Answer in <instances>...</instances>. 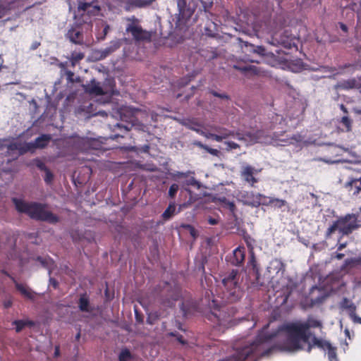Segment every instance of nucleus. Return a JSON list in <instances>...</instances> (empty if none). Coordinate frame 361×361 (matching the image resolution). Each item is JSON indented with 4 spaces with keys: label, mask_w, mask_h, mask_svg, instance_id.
<instances>
[{
    "label": "nucleus",
    "mask_w": 361,
    "mask_h": 361,
    "mask_svg": "<svg viewBox=\"0 0 361 361\" xmlns=\"http://www.w3.org/2000/svg\"><path fill=\"white\" fill-rule=\"evenodd\" d=\"M286 201L278 198H270L269 202H264L263 205H272L276 208H281L286 204Z\"/></svg>",
    "instance_id": "34"
},
{
    "label": "nucleus",
    "mask_w": 361,
    "mask_h": 361,
    "mask_svg": "<svg viewBox=\"0 0 361 361\" xmlns=\"http://www.w3.org/2000/svg\"><path fill=\"white\" fill-rule=\"evenodd\" d=\"M169 335L170 336H173V337H176L177 341L181 343L182 345H185L187 344V341L183 339V337L182 335H180L179 334L176 333V332H171L169 334Z\"/></svg>",
    "instance_id": "48"
},
{
    "label": "nucleus",
    "mask_w": 361,
    "mask_h": 361,
    "mask_svg": "<svg viewBox=\"0 0 361 361\" xmlns=\"http://www.w3.org/2000/svg\"><path fill=\"white\" fill-rule=\"evenodd\" d=\"M360 182V185L355 186V189L353 192L354 195H357L361 192V176L358 178H350L349 180L346 182L344 187L348 190H351L354 183Z\"/></svg>",
    "instance_id": "29"
},
{
    "label": "nucleus",
    "mask_w": 361,
    "mask_h": 361,
    "mask_svg": "<svg viewBox=\"0 0 361 361\" xmlns=\"http://www.w3.org/2000/svg\"><path fill=\"white\" fill-rule=\"evenodd\" d=\"M208 222L210 225H216L219 221L216 219L209 217L208 219Z\"/></svg>",
    "instance_id": "62"
},
{
    "label": "nucleus",
    "mask_w": 361,
    "mask_h": 361,
    "mask_svg": "<svg viewBox=\"0 0 361 361\" xmlns=\"http://www.w3.org/2000/svg\"><path fill=\"white\" fill-rule=\"evenodd\" d=\"M122 45L121 40L119 39L111 40L109 42L108 47L103 49L96 50L94 55L96 56L97 60H102L106 58L108 56L118 50Z\"/></svg>",
    "instance_id": "12"
},
{
    "label": "nucleus",
    "mask_w": 361,
    "mask_h": 361,
    "mask_svg": "<svg viewBox=\"0 0 361 361\" xmlns=\"http://www.w3.org/2000/svg\"><path fill=\"white\" fill-rule=\"evenodd\" d=\"M200 135L204 136V137H206L207 139H212V140H215L216 142L220 138L218 136H216V134H214V133H207V132H205V131H204L202 130L200 132Z\"/></svg>",
    "instance_id": "46"
},
{
    "label": "nucleus",
    "mask_w": 361,
    "mask_h": 361,
    "mask_svg": "<svg viewBox=\"0 0 361 361\" xmlns=\"http://www.w3.org/2000/svg\"><path fill=\"white\" fill-rule=\"evenodd\" d=\"M225 144L227 145L228 148L227 149H238L240 147V145L234 142L228 141L226 142Z\"/></svg>",
    "instance_id": "53"
},
{
    "label": "nucleus",
    "mask_w": 361,
    "mask_h": 361,
    "mask_svg": "<svg viewBox=\"0 0 361 361\" xmlns=\"http://www.w3.org/2000/svg\"><path fill=\"white\" fill-rule=\"evenodd\" d=\"M78 143L79 145L78 148L82 151H85L89 149H96L95 147L96 141L93 139L88 137H79L78 139Z\"/></svg>",
    "instance_id": "24"
},
{
    "label": "nucleus",
    "mask_w": 361,
    "mask_h": 361,
    "mask_svg": "<svg viewBox=\"0 0 361 361\" xmlns=\"http://www.w3.org/2000/svg\"><path fill=\"white\" fill-rule=\"evenodd\" d=\"M254 50V54L260 56H270L274 57V54L272 52H269L263 46H256Z\"/></svg>",
    "instance_id": "36"
},
{
    "label": "nucleus",
    "mask_w": 361,
    "mask_h": 361,
    "mask_svg": "<svg viewBox=\"0 0 361 361\" xmlns=\"http://www.w3.org/2000/svg\"><path fill=\"white\" fill-rule=\"evenodd\" d=\"M239 279V272L235 269L231 270L222 279V284L225 288L224 297L229 302H235L239 300L243 295Z\"/></svg>",
    "instance_id": "5"
},
{
    "label": "nucleus",
    "mask_w": 361,
    "mask_h": 361,
    "mask_svg": "<svg viewBox=\"0 0 361 361\" xmlns=\"http://www.w3.org/2000/svg\"><path fill=\"white\" fill-rule=\"evenodd\" d=\"M131 358V353L127 348L122 350L118 356L119 361H128Z\"/></svg>",
    "instance_id": "41"
},
{
    "label": "nucleus",
    "mask_w": 361,
    "mask_h": 361,
    "mask_svg": "<svg viewBox=\"0 0 361 361\" xmlns=\"http://www.w3.org/2000/svg\"><path fill=\"white\" fill-rule=\"evenodd\" d=\"M233 68L245 74H250L255 75H259L260 73L259 68L252 65L243 66L239 65H233Z\"/></svg>",
    "instance_id": "27"
},
{
    "label": "nucleus",
    "mask_w": 361,
    "mask_h": 361,
    "mask_svg": "<svg viewBox=\"0 0 361 361\" xmlns=\"http://www.w3.org/2000/svg\"><path fill=\"white\" fill-rule=\"evenodd\" d=\"M136 120L135 118H132L130 119V122L128 123L127 125H123L121 123H116L114 127L118 128L119 129L123 128L125 131H128L131 129L132 127L135 126L136 124Z\"/></svg>",
    "instance_id": "38"
},
{
    "label": "nucleus",
    "mask_w": 361,
    "mask_h": 361,
    "mask_svg": "<svg viewBox=\"0 0 361 361\" xmlns=\"http://www.w3.org/2000/svg\"><path fill=\"white\" fill-rule=\"evenodd\" d=\"M37 261H39L44 267H46L47 264V258H43L41 257H37Z\"/></svg>",
    "instance_id": "61"
},
{
    "label": "nucleus",
    "mask_w": 361,
    "mask_h": 361,
    "mask_svg": "<svg viewBox=\"0 0 361 361\" xmlns=\"http://www.w3.org/2000/svg\"><path fill=\"white\" fill-rule=\"evenodd\" d=\"M322 324L313 317H309L305 322L295 321L279 326L276 331L267 334L268 326H264L256 339L244 341L245 345L252 350L254 361L261 357L269 355L275 350L294 353L305 349L302 342H309L312 333L310 328L322 327Z\"/></svg>",
    "instance_id": "1"
},
{
    "label": "nucleus",
    "mask_w": 361,
    "mask_h": 361,
    "mask_svg": "<svg viewBox=\"0 0 361 361\" xmlns=\"http://www.w3.org/2000/svg\"><path fill=\"white\" fill-rule=\"evenodd\" d=\"M340 28L345 32H348V27L343 23H339Z\"/></svg>",
    "instance_id": "64"
},
{
    "label": "nucleus",
    "mask_w": 361,
    "mask_h": 361,
    "mask_svg": "<svg viewBox=\"0 0 361 361\" xmlns=\"http://www.w3.org/2000/svg\"><path fill=\"white\" fill-rule=\"evenodd\" d=\"M79 310L82 312H90V299L87 293L81 294L78 301Z\"/></svg>",
    "instance_id": "28"
},
{
    "label": "nucleus",
    "mask_w": 361,
    "mask_h": 361,
    "mask_svg": "<svg viewBox=\"0 0 361 361\" xmlns=\"http://www.w3.org/2000/svg\"><path fill=\"white\" fill-rule=\"evenodd\" d=\"M13 324L16 326V332H20L26 326V322L23 320H15Z\"/></svg>",
    "instance_id": "45"
},
{
    "label": "nucleus",
    "mask_w": 361,
    "mask_h": 361,
    "mask_svg": "<svg viewBox=\"0 0 361 361\" xmlns=\"http://www.w3.org/2000/svg\"><path fill=\"white\" fill-rule=\"evenodd\" d=\"M78 11L86 12L88 15L92 16H97L101 10L99 6L92 2H80L78 6Z\"/></svg>",
    "instance_id": "20"
},
{
    "label": "nucleus",
    "mask_w": 361,
    "mask_h": 361,
    "mask_svg": "<svg viewBox=\"0 0 361 361\" xmlns=\"http://www.w3.org/2000/svg\"><path fill=\"white\" fill-rule=\"evenodd\" d=\"M180 310H182L183 313L184 315H186L187 314V312H188V310L186 309L185 307V302H182L180 306Z\"/></svg>",
    "instance_id": "63"
},
{
    "label": "nucleus",
    "mask_w": 361,
    "mask_h": 361,
    "mask_svg": "<svg viewBox=\"0 0 361 361\" xmlns=\"http://www.w3.org/2000/svg\"><path fill=\"white\" fill-rule=\"evenodd\" d=\"M242 197L244 198L243 202L245 204L252 207H258L261 204L263 205L264 202H262V198L267 199V196L260 193L255 194L252 192H246L242 195Z\"/></svg>",
    "instance_id": "15"
},
{
    "label": "nucleus",
    "mask_w": 361,
    "mask_h": 361,
    "mask_svg": "<svg viewBox=\"0 0 361 361\" xmlns=\"http://www.w3.org/2000/svg\"><path fill=\"white\" fill-rule=\"evenodd\" d=\"M245 248L238 247L233 250V260L232 263L236 266H240L245 259Z\"/></svg>",
    "instance_id": "26"
},
{
    "label": "nucleus",
    "mask_w": 361,
    "mask_h": 361,
    "mask_svg": "<svg viewBox=\"0 0 361 361\" xmlns=\"http://www.w3.org/2000/svg\"><path fill=\"white\" fill-rule=\"evenodd\" d=\"M341 123L345 127L346 132L352 130V120L348 116H343Z\"/></svg>",
    "instance_id": "40"
},
{
    "label": "nucleus",
    "mask_w": 361,
    "mask_h": 361,
    "mask_svg": "<svg viewBox=\"0 0 361 361\" xmlns=\"http://www.w3.org/2000/svg\"><path fill=\"white\" fill-rule=\"evenodd\" d=\"M84 57L85 54L83 53L75 51L71 53V59L73 61V62H78L82 60Z\"/></svg>",
    "instance_id": "43"
},
{
    "label": "nucleus",
    "mask_w": 361,
    "mask_h": 361,
    "mask_svg": "<svg viewBox=\"0 0 361 361\" xmlns=\"http://www.w3.org/2000/svg\"><path fill=\"white\" fill-rule=\"evenodd\" d=\"M341 307L343 309L347 310L349 314L356 311V306L355 305V304L350 300H348L347 298H344L342 300L341 302Z\"/></svg>",
    "instance_id": "33"
},
{
    "label": "nucleus",
    "mask_w": 361,
    "mask_h": 361,
    "mask_svg": "<svg viewBox=\"0 0 361 361\" xmlns=\"http://www.w3.org/2000/svg\"><path fill=\"white\" fill-rule=\"evenodd\" d=\"M327 354L328 358L329 361H338L336 355V348L333 347L331 344L330 345V348H327Z\"/></svg>",
    "instance_id": "39"
},
{
    "label": "nucleus",
    "mask_w": 361,
    "mask_h": 361,
    "mask_svg": "<svg viewBox=\"0 0 361 361\" xmlns=\"http://www.w3.org/2000/svg\"><path fill=\"white\" fill-rule=\"evenodd\" d=\"M189 233L191 235V236L195 239L198 236V232L193 226L190 229Z\"/></svg>",
    "instance_id": "59"
},
{
    "label": "nucleus",
    "mask_w": 361,
    "mask_h": 361,
    "mask_svg": "<svg viewBox=\"0 0 361 361\" xmlns=\"http://www.w3.org/2000/svg\"><path fill=\"white\" fill-rule=\"evenodd\" d=\"M51 140V135L42 134L37 137L33 142H25L26 149L23 151L33 152L36 149H44L49 145Z\"/></svg>",
    "instance_id": "11"
},
{
    "label": "nucleus",
    "mask_w": 361,
    "mask_h": 361,
    "mask_svg": "<svg viewBox=\"0 0 361 361\" xmlns=\"http://www.w3.org/2000/svg\"><path fill=\"white\" fill-rule=\"evenodd\" d=\"M211 94L216 97L224 99H229V96L225 93H218L217 92L214 90L211 91Z\"/></svg>",
    "instance_id": "51"
},
{
    "label": "nucleus",
    "mask_w": 361,
    "mask_h": 361,
    "mask_svg": "<svg viewBox=\"0 0 361 361\" xmlns=\"http://www.w3.org/2000/svg\"><path fill=\"white\" fill-rule=\"evenodd\" d=\"M128 21L131 22L127 25L126 31L131 34L133 39L136 42H150L152 33L142 29L139 25V20L135 16H133L127 18Z\"/></svg>",
    "instance_id": "6"
},
{
    "label": "nucleus",
    "mask_w": 361,
    "mask_h": 361,
    "mask_svg": "<svg viewBox=\"0 0 361 361\" xmlns=\"http://www.w3.org/2000/svg\"><path fill=\"white\" fill-rule=\"evenodd\" d=\"M208 153L210 154L215 156V157H219L221 152L216 149H212L209 147V146H207V149H205Z\"/></svg>",
    "instance_id": "52"
},
{
    "label": "nucleus",
    "mask_w": 361,
    "mask_h": 361,
    "mask_svg": "<svg viewBox=\"0 0 361 361\" xmlns=\"http://www.w3.org/2000/svg\"><path fill=\"white\" fill-rule=\"evenodd\" d=\"M45 172V176H44V181L47 184H50L51 181L53 180L54 176L53 173L50 171L49 169L47 170Z\"/></svg>",
    "instance_id": "50"
},
{
    "label": "nucleus",
    "mask_w": 361,
    "mask_h": 361,
    "mask_svg": "<svg viewBox=\"0 0 361 361\" xmlns=\"http://www.w3.org/2000/svg\"><path fill=\"white\" fill-rule=\"evenodd\" d=\"M352 263H356L361 264V255L356 259H346L344 262V267H347Z\"/></svg>",
    "instance_id": "49"
},
{
    "label": "nucleus",
    "mask_w": 361,
    "mask_h": 361,
    "mask_svg": "<svg viewBox=\"0 0 361 361\" xmlns=\"http://www.w3.org/2000/svg\"><path fill=\"white\" fill-rule=\"evenodd\" d=\"M218 133L216 134V136L220 137L217 142H221L223 140L228 138L231 136H233L235 133L224 127L219 128Z\"/></svg>",
    "instance_id": "31"
},
{
    "label": "nucleus",
    "mask_w": 361,
    "mask_h": 361,
    "mask_svg": "<svg viewBox=\"0 0 361 361\" xmlns=\"http://www.w3.org/2000/svg\"><path fill=\"white\" fill-rule=\"evenodd\" d=\"M37 166L42 171H46L47 170H48L49 169L47 167V166L45 165L44 163L42 162V161H39L37 164Z\"/></svg>",
    "instance_id": "58"
},
{
    "label": "nucleus",
    "mask_w": 361,
    "mask_h": 361,
    "mask_svg": "<svg viewBox=\"0 0 361 361\" xmlns=\"http://www.w3.org/2000/svg\"><path fill=\"white\" fill-rule=\"evenodd\" d=\"M157 0H125L124 9L131 11L136 8H145L152 6Z\"/></svg>",
    "instance_id": "16"
},
{
    "label": "nucleus",
    "mask_w": 361,
    "mask_h": 361,
    "mask_svg": "<svg viewBox=\"0 0 361 361\" xmlns=\"http://www.w3.org/2000/svg\"><path fill=\"white\" fill-rule=\"evenodd\" d=\"M200 305L210 310L211 312L208 315L209 319L219 325L226 322L225 307L221 306L220 301L215 298L212 290H205L204 296L200 300Z\"/></svg>",
    "instance_id": "3"
},
{
    "label": "nucleus",
    "mask_w": 361,
    "mask_h": 361,
    "mask_svg": "<svg viewBox=\"0 0 361 361\" xmlns=\"http://www.w3.org/2000/svg\"><path fill=\"white\" fill-rule=\"evenodd\" d=\"M84 89L85 92L95 95H102L105 94L99 82H97L94 79H92L90 83L85 85Z\"/></svg>",
    "instance_id": "22"
},
{
    "label": "nucleus",
    "mask_w": 361,
    "mask_h": 361,
    "mask_svg": "<svg viewBox=\"0 0 361 361\" xmlns=\"http://www.w3.org/2000/svg\"><path fill=\"white\" fill-rule=\"evenodd\" d=\"M248 265L252 267V271L255 276V283L257 286H262L264 282L260 280L259 267L255 258L253 251L250 252V257L248 260Z\"/></svg>",
    "instance_id": "19"
},
{
    "label": "nucleus",
    "mask_w": 361,
    "mask_h": 361,
    "mask_svg": "<svg viewBox=\"0 0 361 361\" xmlns=\"http://www.w3.org/2000/svg\"><path fill=\"white\" fill-rule=\"evenodd\" d=\"M186 184L188 185H192L197 189H200L202 186V184L200 181L197 180L194 177H190L189 179L186 180Z\"/></svg>",
    "instance_id": "44"
},
{
    "label": "nucleus",
    "mask_w": 361,
    "mask_h": 361,
    "mask_svg": "<svg viewBox=\"0 0 361 361\" xmlns=\"http://www.w3.org/2000/svg\"><path fill=\"white\" fill-rule=\"evenodd\" d=\"M179 296L178 292L171 290L167 297L161 299V304L164 307H171L175 305V302L178 300Z\"/></svg>",
    "instance_id": "25"
},
{
    "label": "nucleus",
    "mask_w": 361,
    "mask_h": 361,
    "mask_svg": "<svg viewBox=\"0 0 361 361\" xmlns=\"http://www.w3.org/2000/svg\"><path fill=\"white\" fill-rule=\"evenodd\" d=\"M359 226L357 216L355 214H348L334 221L332 225L328 228L325 236L326 238H329L331 234L337 230L341 233V237L348 235L353 231L357 229Z\"/></svg>",
    "instance_id": "4"
},
{
    "label": "nucleus",
    "mask_w": 361,
    "mask_h": 361,
    "mask_svg": "<svg viewBox=\"0 0 361 361\" xmlns=\"http://www.w3.org/2000/svg\"><path fill=\"white\" fill-rule=\"evenodd\" d=\"M334 88L336 90H350L352 89H361V76L351 78L337 82Z\"/></svg>",
    "instance_id": "13"
},
{
    "label": "nucleus",
    "mask_w": 361,
    "mask_h": 361,
    "mask_svg": "<svg viewBox=\"0 0 361 361\" xmlns=\"http://www.w3.org/2000/svg\"><path fill=\"white\" fill-rule=\"evenodd\" d=\"M352 320L357 324H361V317L357 316L355 313V312H353V313H351L349 314Z\"/></svg>",
    "instance_id": "54"
},
{
    "label": "nucleus",
    "mask_w": 361,
    "mask_h": 361,
    "mask_svg": "<svg viewBox=\"0 0 361 361\" xmlns=\"http://www.w3.org/2000/svg\"><path fill=\"white\" fill-rule=\"evenodd\" d=\"M49 286H51L54 289H56L59 286V283L55 279L50 277Z\"/></svg>",
    "instance_id": "56"
},
{
    "label": "nucleus",
    "mask_w": 361,
    "mask_h": 361,
    "mask_svg": "<svg viewBox=\"0 0 361 361\" xmlns=\"http://www.w3.org/2000/svg\"><path fill=\"white\" fill-rule=\"evenodd\" d=\"M193 145H195L200 148H202L203 149H207V146L206 145H204L202 144L200 141H197V140H195L192 142Z\"/></svg>",
    "instance_id": "57"
},
{
    "label": "nucleus",
    "mask_w": 361,
    "mask_h": 361,
    "mask_svg": "<svg viewBox=\"0 0 361 361\" xmlns=\"http://www.w3.org/2000/svg\"><path fill=\"white\" fill-rule=\"evenodd\" d=\"M178 188H179L178 185H177L176 183L172 184L170 186L169 190V197L171 198L174 197V196L176 195V192L178 190Z\"/></svg>",
    "instance_id": "47"
},
{
    "label": "nucleus",
    "mask_w": 361,
    "mask_h": 361,
    "mask_svg": "<svg viewBox=\"0 0 361 361\" xmlns=\"http://www.w3.org/2000/svg\"><path fill=\"white\" fill-rule=\"evenodd\" d=\"M66 75L68 82H73L74 73L71 71H69V70L66 71Z\"/></svg>",
    "instance_id": "55"
},
{
    "label": "nucleus",
    "mask_w": 361,
    "mask_h": 361,
    "mask_svg": "<svg viewBox=\"0 0 361 361\" xmlns=\"http://www.w3.org/2000/svg\"><path fill=\"white\" fill-rule=\"evenodd\" d=\"M12 201L18 212L27 214L33 219L49 224H56L59 221V216L47 210L44 204L37 202L27 203L16 197L13 198Z\"/></svg>",
    "instance_id": "2"
},
{
    "label": "nucleus",
    "mask_w": 361,
    "mask_h": 361,
    "mask_svg": "<svg viewBox=\"0 0 361 361\" xmlns=\"http://www.w3.org/2000/svg\"><path fill=\"white\" fill-rule=\"evenodd\" d=\"M110 30V26L109 25L106 24V23H104V29H103V31L101 34H99L97 37V39L99 41H103L105 39L109 31Z\"/></svg>",
    "instance_id": "42"
},
{
    "label": "nucleus",
    "mask_w": 361,
    "mask_h": 361,
    "mask_svg": "<svg viewBox=\"0 0 361 361\" xmlns=\"http://www.w3.org/2000/svg\"><path fill=\"white\" fill-rule=\"evenodd\" d=\"M237 139L245 142L247 145H253L255 143H264L269 142V137L264 130H256L253 132H248L245 134L236 133Z\"/></svg>",
    "instance_id": "9"
},
{
    "label": "nucleus",
    "mask_w": 361,
    "mask_h": 361,
    "mask_svg": "<svg viewBox=\"0 0 361 361\" xmlns=\"http://www.w3.org/2000/svg\"><path fill=\"white\" fill-rule=\"evenodd\" d=\"M303 136L300 133L293 135L291 137H287L286 139L280 140V141L284 142L283 145H291L294 143L301 142L303 140Z\"/></svg>",
    "instance_id": "32"
},
{
    "label": "nucleus",
    "mask_w": 361,
    "mask_h": 361,
    "mask_svg": "<svg viewBox=\"0 0 361 361\" xmlns=\"http://www.w3.org/2000/svg\"><path fill=\"white\" fill-rule=\"evenodd\" d=\"M238 40L241 44L240 46H241V48L243 49V51L254 54L253 49H255V48L256 47L255 45H254L251 43H249L247 42H245L240 37L238 38Z\"/></svg>",
    "instance_id": "37"
},
{
    "label": "nucleus",
    "mask_w": 361,
    "mask_h": 361,
    "mask_svg": "<svg viewBox=\"0 0 361 361\" xmlns=\"http://www.w3.org/2000/svg\"><path fill=\"white\" fill-rule=\"evenodd\" d=\"M175 211H176L175 203H173V202L170 203L169 207L163 212L161 216L165 221L169 220L173 216Z\"/></svg>",
    "instance_id": "35"
},
{
    "label": "nucleus",
    "mask_w": 361,
    "mask_h": 361,
    "mask_svg": "<svg viewBox=\"0 0 361 361\" xmlns=\"http://www.w3.org/2000/svg\"><path fill=\"white\" fill-rule=\"evenodd\" d=\"M13 281L17 290L19 291L24 298L32 301L36 299L37 293L34 292L27 285L18 283L14 279Z\"/></svg>",
    "instance_id": "21"
},
{
    "label": "nucleus",
    "mask_w": 361,
    "mask_h": 361,
    "mask_svg": "<svg viewBox=\"0 0 361 361\" xmlns=\"http://www.w3.org/2000/svg\"><path fill=\"white\" fill-rule=\"evenodd\" d=\"M303 343H307V346L305 348V350L307 353H310L314 346H317L323 350H326L327 348H330L331 343L326 341H323L322 339L318 338L314 335H312L309 340V342H302Z\"/></svg>",
    "instance_id": "18"
},
{
    "label": "nucleus",
    "mask_w": 361,
    "mask_h": 361,
    "mask_svg": "<svg viewBox=\"0 0 361 361\" xmlns=\"http://www.w3.org/2000/svg\"><path fill=\"white\" fill-rule=\"evenodd\" d=\"M180 123L187 128L195 131L198 134L202 131V124L199 123L195 118L183 119Z\"/></svg>",
    "instance_id": "23"
},
{
    "label": "nucleus",
    "mask_w": 361,
    "mask_h": 361,
    "mask_svg": "<svg viewBox=\"0 0 361 361\" xmlns=\"http://www.w3.org/2000/svg\"><path fill=\"white\" fill-rule=\"evenodd\" d=\"M298 39L290 33L288 30H283L281 33L274 32L270 43L274 45H281L286 49L298 48Z\"/></svg>",
    "instance_id": "8"
},
{
    "label": "nucleus",
    "mask_w": 361,
    "mask_h": 361,
    "mask_svg": "<svg viewBox=\"0 0 361 361\" xmlns=\"http://www.w3.org/2000/svg\"><path fill=\"white\" fill-rule=\"evenodd\" d=\"M178 9L177 20L176 22V27L185 24L194 13L197 3L195 0H176Z\"/></svg>",
    "instance_id": "7"
},
{
    "label": "nucleus",
    "mask_w": 361,
    "mask_h": 361,
    "mask_svg": "<svg viewBox=\"0 0 361 361\" xmlns=\"http://www.w3.org/2000/svg\"><path fill=\"white\" fill-rule=\"evenodd\" d=\"M40 42L37 41H35L32 42L30 47V50H35L40 46Z\"/></svg>",
    "instance_id": "60"
},
{
    "label": "nucleus",
    "mask_w": 361,
    "mask_h": 361,
    "mask_svg": "<svg viewBox=\"0 0 361 361\" xmlns=\"http://www.w3.org/2000/svg\"><path fill=\"white\" fill-rule=\"evenodd\" d=\"M258 171L253 166L246 164L243 165L240 171V176L245 182L247 183L250 186H254L258 182V179L255 177V174L257 173Z\"/></svg>",
    "instance_id": "14"
},
{
    "label": "nucleus",
    "mask_w": 361,
    "mask_h": 361,
    "mask_svg": "<svg viewBox=\"0 0 361 361\" xmlns=\"http://www.w3.org/2000/svg\"><path fill=\"white\" fill-rule=\"evenodd\" d=\"M216 32V25L212 21H209L204 27V34L207 37H214Z\"/></svg>",
    "instance_id": "30"
},
{
    "label": "nucleus",
    "mask_w": 361,
    "mask_h": 361,
    "mask_svg": "<svg viewBox=\"0 0 361 361\" xmlns=\"http://www.w3.org/2000/svg\"><path fill=\"white\" fill-rule=\"evenodd\" d=\"M66 37L75 44H85L82 32L77 26H72L66 34Z\"/></svg>",
    "instance_id": "17"
},
{
    "label": "nucleus",
    "mask_w": 361,
    "mask_h": 361,
    "mask_svg": "<svg viewBox=\"0 0 361 361\" xmlns=\"http://www.w3.org/2000/svg\"><path fill=\"white\" fill-rule=\"evenodd\" d=\"M25 149V142L23 143L21 142H13L8 145L0 147V151L2 152L1 154L5 153L6 155L11 157V159H8L7 160L8 162L11 161V160L16 159L19 156L27 153V152L23 151Z\"/></svg>",
    "instance_id": "10"
}]
</instances>
